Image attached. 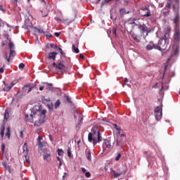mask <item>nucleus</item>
Listing matches in <instances>:
<instances>
[{
	"label": "nucleus",
	"instance_id": "1",
	"mask_svg": "<svg viewBox=\"0 0 180 180\" xmlns=\"http://www.w3.org/2000/svg\"><path fill=\"white\" fill-rule=\"evenodd\" d=\"M47 111L46 110H40V108L35 110L34 108H32L31 110V114L29 118V115H25V119L27 122H29L30 123H33V117H37V116L39 117V122H35V126H40V124L44 123L46 122V113Z\"/></svg>",
	"mask_w": 180,
	"mask_h": 180
},
{
	"label": "nucleus",
	"instance_id": "2",
	"mask_svg": "<svg viewBox=\"0 0 180 180\" xmlns=\"http://www.w3.org/2000/svg\"><path fill=\"white\" fill-rule=\"evenodd\" d=\"M92 131L93 133L89 132L88 134V141L93 143V146L95 147L98 143L102 141V134H101L98 126H94Z\"/></svg>",
	"mask_w": 180,
	"mask_h": 180
},
{
	"label": "nucleus",
	"instance_id": "3",
	"mask_svg": "<svg viewBox=\"0 0 180 180\" xmlns=\"http://www.w3.org/2000/svg\"><path fill=\"white\" fill-rule=\"evenodd\" d=\"M174 18L173 19V22L175 26L174 39L176 43H179L180 30H179V13L178 11V6L176 7L174 6Z\"/></svg>",
	"mask_w": 180,
	"mask_h": 180
},
{
	"label": "nucleus",
	"instance_id": "4",
	"mask_svg": "<svg viewBox=\"0 0 180 180\" xmlns=\"http://www.w3.org/2000/svg\"><path fill=\"white\" fill-rule=\"evenodd\" d=\"M155 117L157 122H160L162 119V106H158L155 108Z\"/></svg>",
	"mask_w": 180,
	"mask_h": 180
},
{
	"label": "nucleus",
	"instance_id": "5",
	"mask_svg": "<svg viewBox=\"0 0 180 180\" xmlns=\"http://www.w3.org/2000/svg\"><path fill=\"white\" fill-rule=\"evenodd\" d=\"M179 54V46H176V49L173 50V53H172L171 57L167 59V63H165V71H167V68L168 67V63H169L171 58L172 57H177Z\"/></svg>",
	"mask_w": 180,
	"mask_h": 180
},
{
	"label": "nucleus",
	"instance_id": "6",
	"mask_svg": "<svg viewBox=\"0 0 180 180\" xmlns=\"http://www.w3.org/2000/svg\"><path fill=\"white\" fill-rule=\"evenodd\" d=\"M167 41L165 39H160L157 45V50H159V51L165 50L167 49Z\"/></svg>",
	"mask_w": 180,
	"mask_h": 180
},
{
	"label": "nucleus",
	"instance_id": "7",
	"mask_svg": "<svg viewBox=\"0 0 180 180\" xmlns=\"http://www.w3.org/2000/svg\"><path fill=\"white\" fill-rule=\"evenodd\" d=\"M126 142V138H124V134H121L120 137L116 140V146L122 148Z\"/></svg>",
	"mask_w": 180,
	"mask_h": 180
},
{
	"label": "nucleus",
	"instance_id": "8",
	"mask_svg": "<svg viewBox=\"0 0 180 180\" xmlns=\"http://www.w3.org/2000/svg\"><path fill=\"white\" fill-rule=\"evenodd\" d=\"M139 29L141 30L144 39H146L147 36H148L150 32H151V30L148 27H147V26H146V25L144 24L139 25Z\"/></svg>",
	"mask_w": 180,
	"mask_h": 180
},
{
	"label": "nucleus",
	"instance_id": "9",
	"mask_svg": "<svg viewBox=\"0 0 180 180\" xmlns=\"http://www.w3.org/2000/svg\"><path fill=\"white\" fill-rule=\"evenodd\" d=\"M23 27L25 30L30 32V29H34L35 27H33V24L30 22V20L26 19Z\"/></svg>",
	"mask_w": 180,
	"mask_h": 180
},
{
	"label": "nucleus",
	"instance_id": "10",
	"mask_svg": "<svg viewBox=\"0 0 180 180\" xmlns=\"http://www.w3.org/2000/svg\"><path fill=\"white\" fill-rule=\"evenodd\" d=\"M145 49H146V50L147 51H150L153 50V49H154L155 50H157V44H154L153 41H150V42L148 44V45H146V46Z\"/></svg>",
	"mask_w": 180,
	"mask_h": 180
},
{
	"label": "nucleus",
	"instance_id": "11",
	"mask_svg": "<svg viewBox=\"0 0 180 180\" xmlns=\"http://www.w3.org/2000/svg\"><path fill=\"white\" fill-rule=\"evenodd\" d=\"M56 70H60V71H65V70H67V66H65V64H64L63 60H60L58 63Z\"/></svg>",
	"mask_w": 180,
	"mask_h": 180
},
{
	"label": "nucleus",
	"instance_id": "12",
	"mask_svg": "<svg viewBox=\"0 0 180 180\" xmlns=\"http://www.w3.org/2000/svg\"><path fill=\"white\" fill-rule=\"evenodd\" d=\"M57 54H58V53L56 51L50 52L48 56L49 60H53V61H56V57L57 56Z\"/></svg>",
	"mask_w": 180,
	"mask_h": 180
},
{
	"label": "nucleus",
	"instance_id": "13",
	"mask_svg": "<svg viewBox=\"0 0 180 180\" xmlns=\"http://www.w3.org/2000/svg\"><path fill=\"white\" fill-rule=\"evenodd\" d=\"M103 148H110L112 147L110 140L109 139H104L103 143Z\"/></svg>",
	"mask_w": 180,
	"mask_h": 180
},
{
	"label": "nucleus",
	"instance_id": "14",
	"mask_svg": "<svg viewBox=\"0 0 180 180\" xmlns=\"http://www.w3.org/2000/svg\"><path fill=\"white\" fill-rule=\"evenodd\" d=\"M169 37V28H167V31L165 33L164 36L161 38L166 41H168V39Z\"/></svg>",
	"mask_w": 180,
	"mask_h": 180
},
{
	"label": "nucleus",
	"instance_id": "15",
	"mask_svg": "<svg viewBox=\"0 0 180 180\" xmlns=\"http://www.w3.org/2000/svg\"><path fill=\"white\" fill-rule=\"evenodd\" d=\"M143 11H145V14L143 15V17L148 18L149 16H151V12L148 8H145Z\"/></svg>",
	"mask_w": 180,
	"mask_h": 180
},
{
	"label": "nucleus",
	"instance_id": "16",
	"mask_svg": "<svg viewBox=\"0 0 180 180\" xmlns=\"http://www.w3.org/2000/svg\"><path fill=\"white\" fill-rule=\"evenodd\" d=\"M85 154H86V158H87V160H89V161H91V150H89V149H86V150H85Z\"/></svg>",
	"mask_w": 180,
	"mask_h": 180
},
{
	"label": "nucleus",
	"instance_id": "17",
	"mask_svg": "<svg viewBox=\"0 0 180 180\" xmlns=\"http://www.w3.org/2000/svg\"><path fill=\"white\" fill-rule=\"evenodd\" d=\"M33 86H29L28 85H26L23 87L24 91H27V93L29 94L30 92H32L33 91Z\"/></svg>",
	"mask_w": 180,
	"mask_h": 180
},
{
	"label": "nucleus",
	"instance_id": "18",
	"mask_svg": "<svg viewBox=\"0 0 180 180\" xmlns=\"http://www.w3.org/2000/svg\"><path fill=\"white\" fill-rule=\"evenodd\" d=\"M51 157V153H45L44 155V160H46V161H49Z\"/></svg>",
	"mask_w": 180,
	"mask_h": 180
},
{
	"label": "nucleus",
	"instance_id": "19",
	"mask_svg": "<svg viewBox=\"0 0 180 180\" xmlns=\"http://www.w3.org/2000/svg\"><path fill=\"white\" fill-rule=\"evenodd\" d=\"M124 174H126V170H124L123 172H120V173L116 172L115 174H114L113 176L115 178H119V176H120V175H123Z\"/></svg>",
	"mask_w": 180,
	"mask_h": 180
},
{
	"label": "nucleus",
	"instance_id": "20",
	"mask_svg": "<svg viewBox=\"0 0 180 180\" xmlns=\"http://www.w3.org/2000/svg\"><path fill=\"white\" fill-rule=\"evenodd\" d=\"M72 50L73 53H75L76 54H78L79 53V49L77 47H75V45L72 46Z\"/></svg>",
	"mask_w": 180,
	"mask_h": 180
},
{
	"label": "nucleus",
	"instance_id": "21",
	"mask_svg": "<svg viewBox=\"0 0 180 180\" xmlns=\"http://www.w3.org/2000/svg\"><path fill=\"white\" fill-rule=\"evenodd\" d=\"M0 135L1 136V139H4V136L5 135V125L1 127Z\"/></svg>",
	"mask_w": 180,
	"mask_h": 180
},
{
	"label": "nucleus",
	"instance_id": "22",
	"mask_svg": "<svg viewBox=\"0 0 180 180\" xmlns=\"http://www.w3.org/2000/svg\"><path fill=\"white\" fill-rule=\"evenodd\" d=\"M132 39H133V40H134V41H136V43H140V38H139V37H137V35L133 34Z\"/></svg>",
	"mask_w": 180,
	"mask_h": 180
},
{
	"label": "nucleus",
	"instance_id": "23",
	"mask_svg": "<svg viewBox=\"0 0 180 180\" xmlns=\"http://www.w3.org/2000/svg\"><path fill=\"white\" fill-rule=\"evenodd\" d=\"M12 86H13V85H6L5 87L3 89V91H6V92H8V91H11V89H12Z\"/></svg>",
	"mask_w": 180,
	"mask_h": 180
},
{
	"label": "nucleus",
	"instance_id": "24",
	"mask_svg": "<svg viewBox=\"0 0 180 180\" xmlns=\"http://www.w3.org/2000/svg\"><path fill=\"white\" fill-rule=\"evenodd\" d=\"M22 148H23V152L25 153L26 151V153H29V148H27V143H25L23 146H22Z\"/></svg>",
	"mask_w": 180,
	"mask_h": 180
},
{
	"label": "nucleus",
	"instance_id": "25",
	"mask_svg": "<svg viewBox=\"0 0 180 180\" xmlns=\"http://www.w3.org/2000/svg\"><path fill=\"white\" fill-rule=\"evenodd\" d=\"M46 107L48 108V109H49V110L53 111L54 109V106L53 105V103H50L46 104Z\"/></svg>",
	"mask_w": 180,
	"mask_h": 180
},
{
	"label": "nucleus",
	"instance_id": "26",
	"mask_svg": "<svg viewBox=\"0 0 180 180\" xmlns=\"http://www.w3.org/2000/svg\"><path fill=\"white\" fill-rule=\"evenodd\" d=\"M112 0H103L101 4V8H103L104 5H106V4H109Z\"/></svg>",
	"mask_w": 180,
	"mask_h": 180
},
{
	"label": "nucleus",
	"instance_id": "27",
	"mask_svg": "<svg viewBox=\"0 0 180 180\" xmlns=\"http://www.w3.org/2000/svg\"><path fill=\"white\" fill-rule=\"evenodd\" d=\"M6 130H7V132L6 133V136L8 139H10V137H11V127H8Z\"/></svg>",
	"mask_w": 180,
	"mask_h": 180
},
{
	"label": "nucleus",
	"instance_id": "28",
	"mask_svg": "<svg viewBox=\"0 0 180 180\" xmlns=\"http://www.w3.org/2000/svg\"><path fill=\"white\" fill-rule=\"evenodd\" d=\"M34 31L37 32L38 33H40V34H42V33L44 34V31L43 30L37 29L36 27H34Z\"/></svg>",
	"mask_w": 180,
	"mask_h": 180
},
{
	"label": "nucleus",
	"instance_id": "29",
	"mask_svg": "<svg viewBox=\"0 0 180 180\" xmlns=\"http://www.w3.org/2000/svg\"><path fill=\"white\" fill-rule=\"evenodd\" d=\"M61 105V101H60V99H58L55 103V108L57 109L58 106Z\"/></svg>",
	"mask_w": 180,
	"mask_h": 180
},
{
	"label": "nucleus",
	"instance_id": "30",
	"mask_svg": "<svg viewBox=\"0 0 180 180\" xmlns=\"http://www.w3.org/2000/svg\"><path fill=\"white\" fill-rule=\"evenodd\" d=\"M165 89H168V84H164V83H162V87L160 89V91H163Z\"/></svg>",
	"mask_w": 180,
	"mask_h": 180
},
{
	"label": "nucleus",
	"instance_id": "31",
	"mask_svg": "<svg viewBox=\"0 0 180 180\" xmlns=\"http://www.w3.org/2000/svg\"><path fill=\"white\" fill-rule=\"evenodd\" d=\"M8 117H9V112L6 110L4 114V120H6V122L8 120Z\"/></svg>",
	"mask_w": 180,
	"mask_h": 180
},
{
	"label": "nucleus",
	"instance_id": "32",
	"mask_svg": "<svg viewBox=\"0 0 180 180\" xmlns=\"http://www.w3.org/2000/svg\"><path fill=\"white\" fill-rule=\"evenodd\" d=\"M57 153L59 156H61L63 154H64V150H63V149L58 148Z\"/></svg>",
	"mask_w": 180,
	"mask_h": 180
},
{
	"label": "nucleus",
	"instance_id": "33",
	"mask_svg": "<svg viewBox=\"0 0 180 180\" xmlns=\"http://www.w3.org/2000/svg\"><path fill=\"white\" fill-rule=\"evenodd\" d=\"M15 56V50L13 49H10V54L9 57H14Z\"/></svg>",
	"mask_w": 180,
	"mask_h": 180
},
{
	"label": "nucleus",
	"instance_id": "34",
	"mask_svg": "<svg viewBox=\"0 0 180 180\" xmlns=\"http://www.w3.org/2000/svg\"><path fill=\"white\" fill-rule=\"evenodd\" d=\"M14 46H15V45L13 44V42L10 41V43L8 44V47H9L10 50H13Z\"/></svg>",
	"mask_w": 180,
	"mask_h": 180
},
{
	"label": "nucleus",
	"instance_id": "35",
	"mask_svg": "<svg viewBox=\"0 0 180 180\" xmlns=\"http://www.w3.org/2000/svg\"><path fill=\"white\" fill-rule=\"evenodd\" d=\"M68 156L70 157V158H71V157H72V154L71 153V149L70 148H68Z\"/></svg>",
	"mask_w": 180,
	"mask_h": 180
},
{
	"label": "nucleus",
	"instance_id": "36",
	"mask_svg": "<svg viewBox=\"0 0 180 180\" xmlns=\"http://www.w3.org/2000/svg\"><path fill=\"white\" fill-rule=\"evenodd\" d=\"M133 22H131L133 25H136V26H139V23L137 22V18H132Z\"/></svg>",
	"mask_w": 180,
	"mask_h": 180
},
{
	"label": "nucleus",
	"instance_id": "37",
	"mask_svg": "<svg viewBox=\"0 0 180 180\" xmlns=\"http://www.w3.org/2000/svg\"><path fill=\"white\" fill-rule=\"evenodd\" d=\"M120 15H124V14H126V9H124V8H121V9L120 10Z\"/></svg>",
	"mask_w": 180,
	"mask_h": 180
},
{
	"label": "nucleus",
	"instance_id": "38",
	"mask_svg": "<svg viewBox=\"0 0 180 180\" xmlns=\"http://www.w3.org/2000/svg\"><path fill=\"white\" fill-rule=\"evenodd\" d=\"M175 2L176 4V5L173 6V9H174V6H175V8H176V6H178V11H179V6L178 5L179 0H175Z\"/></svg>",
	"mask_w": 180,
	"mask_h": 180
},
{
	"label": "nucleus",
	"instance_id": "39",
	"mask_svg": "<svg viewBox=\"0 0 180 180\" xmlns=\"http://www.w3.org/2000/svg\"><path fill=\"white\" fill-rule=\"evenodd\" d=\"M121 157H122V155L120 153H119L117 155V156H116V158H115V161H119V160H120Z\"/></svg>",
	"mask_w": 180,
	"mask_h": 180
},
{
	"label": "nucleus",
	"instance_id": "40",
	"mask_svg": "<svg viewBox=\"0 0 180 180\" xmlns=\"http://www.w3.org/2000/svg\"><path fill=\"white\" fill-rule=\"evenodd\" d=\"M1 153H5V144H1Z\"/></svg>",
	"mask_w": 180,
	"mask_h": 180
},
{
	"label": "nucleus",
	"instance_id": "41",
	"mask_svg": "<svg viewBox=\"0 0 180 180\" xmlns=\"http://www.w3.org/2000/svg\"><path fill=\"white\" fill-rule=\"evenodd\" d=\"M46 37H51L52 35L51 34L49 33V32H44V34Z\"/></svg>",
	"mask_w": 180,
	"mask_h": 180
},
{
	"label": "nucleus",
	"instance_id": "42",
	"mask_svg": "<svg viewBox=\"0 0 180 180\" xmlns=\"http://www.w3.org/2000/svg\"><path fill=\"white\" fill-rule=\"evenodd\" d=\"M85 176H86V178L91 177V173H90L89 172H86L85 173Z\"/></svg>",
	"mask_w": 180,
	"mask_h": 180
},
{
	"label": "nucleus",
	"instance_id": "43",
	"mask_svg": "<svg viewBox=\"0 0 180 180\" xmlns=\"http://www.w3.org/2000/svg\"><path fill=\"white\" fill-rule=\"evenodd\" d=\"M129 79L127 78H125L124 79V84H122V86H124V85H129L127 84V82H128Z\"/></svg>",
	"mask_w": 180,
	"mask_h": 180
},
{
	"label": "nucleus",
	"instance_id": "44",
	"mask_svg": "<svg viewBox=\"0 0 180 180\" xmlns=\"http://www.w3.org/2000/svg\"><path fill=\"white\" fill-rule=\"evenodd\" d=\"M41 140H43V138H42L41 136H38V139H37L38 143L41 142Z\"/></svg>",
	"mask_w": 180,
	"mask_h": 180
},
{
	"label": "nucleus",
	"instance_id": "45",
	"mask_svg": "<svg viewBox=\"0 0 180 180\" xmlns=\"http://www.w3.org/2000/svg\"><path fill=\"white\" fill-rule=\"evenodd\" d=\"M66 101H68V102L69 103H71V98H70V97H68V96H66Z\"/></svg>",
	"mask_w": 180,
	"mask_h": 180
},
{
	"label": "nucleus",
	"instance_id": "46",
	"mask_svg": "<svg viewBox=\"0 0 180 180\" xmlns=\"http://www.w3.org/2000/svg\"><path fill=\"white\" fill-rule=\"evenodd\" d=\"M19 68H25V64L24 63H20L19 64Z\"/></svg>",
	"mask_w": 180,
	"mask_h": 180
},
{
	"label": "nucleus",
	"instance_id": "47",
	"mask_svg": "<svg viewBox=\"0 0 180 180\" xmlns=\"http://www.w3.org/2000/svg\"><path fill=\"white\" fill-rule=\"evenodd\" d=\"M51 49H57V45H54V44H51Z\"/></svg>",
	"mask_w": 180,
	"mask_h": 180
},
{
	"label": "nucleus",
	"instance_id": "48",
	"mask_svg": "<svg viewBox=\"0 0 180 180\" xmlns=\"http://www.w3.org/2000/svg\"><path fill=\"white\" fill-rule=\"evenodd\" d=\"M5 169L7 170L8 174H11V167H7Z\"/></svg>",
	"mask_w": 180,
	"mask_h": 180
},
{
	"label": "nucleus",
	"instance_id": "49",
	"mask_svg": "<svg viewBox=\"0 0 180 180\" xmlns=\"http://www.w3.org/2000/svg\"><path fill=\"white\" fill-rule=\"evenodd\" d=\"M2 165H3V167H4V168L8 167L6 162H2Z\"/></svg>",
	"mask_w": 180,
	"mask_h": 180
},
{
	"label": "nucleus",
	"instance_id": "50",
	"mask_svg": "<svg viewBox=\"0 0 180 180\" xmlns=\"http://www.w3.org/2000/svg\"><path fill=\"white\" fill-rule=\"evenodd\" d=\"M38 146H39V147H40L41 148H43V143H41V142H38Z\"/></svg>",
	"mask_w": 180,
	"mask_h": 180
},
{
	"label": "nucleus",
	"instance_id": "51",
	"mask_svg": "<svg viewBox=\"0 0 180 180\" xmlns=\"http://www.w3.org/2000/svg\"><path fill=\"white\" fill-rule=\"evenodd\" d=\"M20 139H23V131H20Z\"/></svg>",
	"mask_w": 180,
	"mask_h": 180
},
{
	"label": "nucleus",
	"instance_id": "52",
	"mask_svg": "<svg viewBox=\"0 0 180 180\" xmlns=\"http://www.w3.org/2000/svg\"><path fill=\"white\" fill-rule=\"evenodd\" d=\"M57 65H58V63H56V62L53 63V67H54V68H56V70H57Z\"/></svg>",
	"mask_w": 180,
	"mask_h": 180
},
{
	"label": "nucleus",
	"instance_id": "53",
	"mask_svg": "<svg viewBox=\"0 0 180 180\" xmlns=\"http://www.w3.org/2000/svg\"><path fill=\"white\" fill-rule=\"evenodd\" d=\"M124 5H129V1L124 0Z\"/></svg>",
	"mask_w": 180,
	"mask_h": 180
},
{
	"label": "nucleus",
	"instance_id": "54",
	"mask_svg": "<svg viewBox=\"0 0 180 180\" xmlns=\"http://www.w3.org/2000/svg\"><path fill=\"white\" fill-rule=\"evenodd\" d=\"M58 50L60 53V54L63 56L64 53H63V49L61 48H58Z\"/></svg>",
	"mask_w": 180,
	"mask_h": 180
},
{
	"label": "nucleus",
	"instance_id": "55",
	"mask_svg": "<svg viewBox=\"0 0 180 180\" xmlns=\"http://www.w3.org/2000/svg\"><path fill=\"white\" fill-rule=\"evenodd\" d=\"M55 36L56 37H60V32H55Z\"/></svg>",
	"mask_w": 180,
	"mask_h": 180
},
{
	"label": "nucleus",
	"instance_id": "56",
	"mask_svg": "<svg viewBox=\"0 0 180 180\" xmlns=\"http://www.w3.org/2000/svg\"><path fill=\"white\" fill-rule=\"evenodd\" d=\"M25 161L27 162H30L29 158L27 157V155H25Z\"/></svg>",
	"mask_w": 180,
	"mask_h": 180
},
{
	"label": "nucleus",
	"instance_id": "57",
	"mask_svg": "<svg viewBox=\"0 0 180 180\" xmlns=\"http://www.w3.org/2000/svg\"><path fill=\"white\" fill-rule=\"evenodd\" d=\"M57 22H63V20L60 18H56Z\"/></svg>",
	"mask_w": 180,
	"mask_h": 180
},
{
	"label": "nucleus",
	"instance_id": "58",
	"mask_svg": "<svg viewBox=\"0 0 180 180\" xmlns=\"http://www.w3.org/2000/svg\"><path fill=\"white\" fill-rule=\"evenodd\" d=\"M79 117L80 119V120L79 121V124L81 123V122H82L83 118H82V117H81V115H79Z\"/></svg>",
	"mask_w": 180,
	"mask_h": 180
},
{
	"label": "nucleus",
	"instance_id": "59",
	"mask_svg": "<svg viewBox=\"0 0 180 180\" xmlns=\"http://www.w3.org/2000/svg\"><path fill=\"white\" fill-rule=\"evenodd\" d=\"M82 172H86V169H85L84 167H82Z\"/></svg>",
	"mask_w": 180,
	"mask_h": 180
},
{
	"label": "nucleus",
	"instance_id": "60",
	"mask_svg": "<svg viewBox=\"0 0 180 180\" xmlns=\"http://www.w3.org/2000/svg\"><path fill=\"white\" fill-rule=\"evenodd\" d=\"M43 89H44V86H39V91H43Z\"/></svg>",
	"mask_w": 180,
	"mask_h": 180
},
{
	"label": "nucleus",
	"instance_id": "61",
	"mask_svg": "<svg viewBox=\"0 0 180 180\" xmlns=\"http://www.w3.org/2000/svg\"><path fill=\"white\" fill-rule=\"evenodd\" d=\"M0 11H1L2 12H4V11H5V10H4V7L1 5H0Z\"/></svg>",
	"mask_w": 180,
	"mask_h": 180
},
{
	"label": "nucleus",
	"instance_id": "62",
	"mask_svg": "<svg viewBox=\"0 0 180 180\" xmlns=\"http://www.w3.org/2000/svg\"><path fill=\"white\" fill-rule=\"evenodd\" d=\"M0 74H4V68H0Z\"/></svg>",
	"mask_w": 180,
	"mask_h": 180
},
{
	"label": "nucleus",
	"instance_id": "63",
	"mask_svg": "<svg viewBox=\"0 0 180 180\" xmlns=\"http://www.w3.org/2000/svg\"><path fill=\"white\" fill-rule=\"evenodd\" d=\"M167 8H171V3H167Z\"/></svg>",
	"mask_w": 180,
	"mask_h": 180
},
{
	"label": "nucleus",
	"instance_id": "64",
	"mask_svg": "<svg viewBox=\"0 0 180 180\" xmlns=\"http://www.w3.org/2000/svg\"><path fill=\"white\" fill-rule=\"evenodd\" d=\"M112 33H113V34H116V29L112 30Z\"/></svg>",
	"mask_w": 180,
	"mask_h": 180
}]
</instances>
